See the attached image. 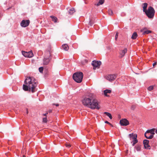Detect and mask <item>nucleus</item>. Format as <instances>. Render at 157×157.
Segmentation results:
<instances>
[{
  "instance_id": "nucleus-1",
  "label": "nucleus",
  "mask_w": 157,
  "mask_h": 157,
  "mask_svg": "<svg viewBox=\"0 0 157 157\" xmlns=\"http://www.w3.org/2000/svg\"><path fill=\"white\" fill-rule=\"evenodd\" d=\"M82 102L84 106L91 109H99L97 100L95 98L94 94L92 93L86 95L82 100Z\"/></svg>"
},
{
  "instance_id": "nucleus-2",
  "label": "nucleus",
  "mask_w": 157,
  "mask_h": 157,
  "mask_svg": "<svg viewBox=\"0 0 157 157\" xmlns=\"http://www.w3.org/2000/svg\"><path fill=\"white\" fill-rule=\"evenodd\" d=\"M25 83L23 86V89L25 91L31 90L32 92H34V89L36 86V83L35 81L34 78L33 77H27L25 81Z\"/></svg>"
},
{
  "instance_id": "nucleus-3",
  "label": "nucleus",
  "mask_w": 157,
  "mask_h": 157,
  "mask_svg": "<svg viewBox=\"0 0 157 157\" xmlns=\"http://www.w3.org/2000/svg\"><path fill=\"white\" fill-rule=\"evenodd\" d=\"M83 76V74L82 72H76L73 74V78L77 82L80 83L82 81Z\"/></svg>"
},
{
  "instance_id": "nucleus-4",
  "label": "nucleus",
  "mask_w": 157,
  "mask_h": 157,
  "mask_svg": "<svg viewBox=\"0 0 157 157\" xmlns=\"http://www.w3.org/2000/svg\"><path fill=\"white\" fill-rule=\"evenodd\" d=\"M144 12L149 18H152L154 16L155 11L153 7L150 6Z\"/></svg>"
},
{
  "instance_id": "nucleus-5",
  "label": "nucleus",
  "mask_w": 157,
  "mask_h": 157,
  "mask_svg": "<svg viewBox=\"0 0 157 157\" xmlns=\"http://www.w3.org/2000/svg\"><path fill=\"white\" fill-rule=\"evenodd\" d=\"M46 55L44 56L43 59V64L44 65H47L49 63L51 58V52L50 51H47L45 52Z\"/></svg>"
},
{
  "instance_id": "nucleus-6",
  "label": "nucleus",
  "mask_w": 157,
  "mask_h": 157,
  "mask_svg": "<svg viewBox=\"0 0 157 157\" xmlns=\"http://www.w3.org/2000/svg\"><path fill=\"white\" fill-rule=\"evenodd\" d=\"M22 55L26 57L31 58L33 56V54L32 51L26 52L22 51Z\"/></svg>"
},
{
  "instance_id": "nucleus-7",
  "label": "nucleus",
  "mask_w": 157,
  "mask_h": 157,
  "mask_svg": "<svg viewBox=\"0 0 157 157\" xmlns=\"http://www.w3.org/2000/svg\"><path fill=\"white\" fill-rule=\"evenodd\" d=\"M101 64V62L100 61L94 60L92 63V65L93 66L94 69H96V68H99Z\"/></svg>"
},
{
  "instance_id": "nucleus-8",
  "label": "nucleus",
  "mask_w": 157,
  "mask_h": 157,
  "mask_svg": "<svg viewBox=\"0 0 157 157\" xmlns=\"http://www.w3.org/2000/svg\"><path fill=\"white\" fill-rule=\"evenodd\" d=\"M30 23V21L29 20H22L21 21L20 25L23 27H26L28 26Z\"/></svg>"
},
{
  "instance_id": "nucleus-9",
  "label": "nucleus",
  "mask_w": 157,
  "mask_h": 157,
  "mask_svg": "<svg viewBox=\"0 0 157 157\" xmlns=\"http://www.w3.org/2000/svg\"><path fill=\"white\" fill-rule=\"evenodd\" d=\"M116 75L115 74L108 75L107 77V79L110 81H112L114 80L116 78Z\"/></svg>"
},
{
  "instance_id": "nucleus-10",
  "label": "nucleus",
  "mask_w": 157,
  "mask_h": 157,
  "mask_svg": "<svg viewBox=\"0 0 157 157\" xmlns=\"http://www.w3.org/2000/svg\"><path fill=\"white\" fill-rule=\"evenodd\" d=\"M120 122V124L122 126H127L129 124L128 121L126 119L121 120Z\"/></svg>"
},
{
  "instance_id": "nucleus-11",
  "label": "nucleus",
  "mask_w": 157,
  "mask_h": 157,
  "mask_svg": "<svg viewBox=\"0 0 157 157\" xmlns=\"http://www.w3.org/2000/svg\"><path fill=\"white\" fill-rule=\"evenodd\" d=\"M140 32L142 33V34L143 35L149 34L151 33V30H147L146 28L141 29Z\"/></svg>"
},
{
  "instance_id": "nucleus-12",
  "label": "nucleus",
  "mask_w": 157,
  "mask_h": 157,
  "mask_svg": "<svg viewBox=\"0 0 157 157\" xmlns=\"http://www.w3.org/2000/svg\"><path fill=\"white\" fill-rule=\"evenodd\" d=\"M141 145L140 144H137L135 145L134 147V151L135 152L136 151H141Z\"/></svg>"
},
{
  "instance_id": "nucleus-13",
  "label": "nucleus",
  "mask_w": 157,
  "mask_h": 157,
  "mask_svg": "<svg viewBox=\"0 0 157 157\" xmlns=\"http://www.w3.org/2000/svg\"><path fill=\"white\" fill-rule=\"evenodd\" d=\"M149 140H144L143 141V144L144 145V148L146 149L148 148L150 149V148H149V147H150V146L149 145Z\"/></svg>"
},
{
  "instance_id": "nucleus-14",
  "label": "nucleus",
  "mask_w": 157,
  "mask_h": 157,
  "mask_svg": "<svg viewBox=\"0 0 157 157\" xmlns=\"http://www.w3.org/2000/svg\"><path fill=\"white\" fill-rule=\"evenodd\" d=\"M128 137L130 140H135L137 139V135L136 134L132 133L129 134Z\"/></svg>"
},
{
  "instance_id": "nucleus-15",
  "label": "nucleus",
  "mask_w": 157,
  "mask_h": 157,
  "mask_svg": "<svg viewBox=\"0 0 157 157\" xmlns=\"http://www.w3.org/2000/svg\"><path fill=\"white\" fill-rule=\"evenodd\" d=\"M144 136L147 139H151L153 137V135L152 134H150L149 133H148L147 132H146L144 134Z\"/></svg>"
},
{
  "instance_id": "nucleus-16",
  "label": "nucleus",
  "mask_w": 157,
  "mask_h": 157,
  "mask_svg": "<svg viewBox=\"0 0 157 157\" xmlns=\"http://www.w3.org/2000/svg\"><path fill=\"white\" fill-rule=\"evenodd\" d=\"M127 51V49L126 48H124V50H123L121 53V58L123 57L124 56V54L125 53H126Z\"/></svg>"
},
{
  "instance_id": "nucleus-17",
  "label": "nucleus",
  "mask_w": 157,
  "mask_h": 157,
  "mask_svg": "<svg viewBox=\"0 0 157 157\" xmlns=\"http://www.w3.org/2000/svg\"><path fill=\"white\" fill-rule=\"evenodd\" d=\"M68 11L69 14H72L75 12V11L74 8H71L69 9Z\"/></svg>"
},
{
  "instance_id": "nucleus-18",
  "label": "nucleus",
  "mask_w": 157,
  "mask_h": 157,
  "mask_svg": "<svg viewBox=\"0 0 157 157\" xmlns=\"http://www.w3.org/2000/svg\"><path fill=\"white\" fill-rule=\"evenodd\" d=\"M155 129H152L149 130H147L146 132H147L148 133H149L150 134H152V135H154L155 134Z\"/></svg>"
},
{
  "instance_id": "nucleus-19",
  "label": "nucleus",
  "mask_w": 157,
  "mask_h": 157,
  "mask_svg": "<svg viewBox=\"0 0 157 157\" xmlns=\"http://www.w3.org/2000/svg\"><path fill=\"white\" fill-rule=\"evenodd\" d=\"M137 34L136 32H134L132 35L131 38L132 39H136L137 37Z\"/></svg>"
},
{
  "instance_id": "nucleus-20",
  "label": "nucleus",
  "mask_w": 157,
  "mask_h": 157,
  "mask_svg": "<svg viewBox=\"0 0 157 157\" xmlns=\"http://www.w3.org/2000/svg\"><path fill=\"white\" fill-rule=\"evenodd\" d=\"M111 92V90H109L107 89L104 90V93L105 96H108V95H107V94L108 93H110Z\"/></svg>"
},
{
  "instance_id": "nucleus-21",
  "label": "nucleus",
  "mask_w": 157,
  "mask_h": 157,
  "mask_svg": "<svg viewBox=\"0 0 157 157\" xmlns=\"http://www.w3.org/2000/svg\"><path fill=\"white\" fill-rule=\"evenodd\" d=\"M62 48L65 51H67L69 49L68 45L66 44H63L62 45Z\"/></svg>"
},
{
  "instance_id": "nucleus-22",
  "label": "nucleus",
  "mask_w": 157,
  "mask_h": 157,
  "mask_svg": "<svg viewBox=\"0 0 157 157\" xmlns=\"http://www.w3.org/2000/svg\"><path fill=\"white\" fill-rule=\"evenodd\" d=\"M143 11L144 12L146 10L147 7V4L146 3H144L143 4Z\"/></svg>"
},
{
  "instance_id": "nucleus-23",
  "label": "nucleus",
  "mask_w": 157,
  "mask_h": 157,
  "mask_svg": "<svg viewBox=\"0 0 157 157\" xmlns=\"http://www.w3.org/2000/svg\"><path fill=\"white\" fill-rule=\"evenodd\" d=\"M50 17L52 18V21L56 23L57 22V17L52 16H50Z\"/></svg>"
},
{
  "instance_id": "nucleus-24",
  "label": "nucleus",
  "mask_w": 157,
  "mask_h": 157,
  "mask_svg": "<svg viewBox=\"0 0 157 157\" xmlns=\"http://www.w3.org/2000/svg\"><path fill=\"white\" fill-rule=\"evenodd\" d=\"M138 141L137 139L133 140L131 142V143H132V146H134L135 144L138 142Z\"/></svg>"
},
{
  "instance_id": "nucleus-25",
  "label": "nucleus",
  "mask_w": 157,
  "mask_h": 157,
  "mask_svg": "<svg viewBox=\"0 0 157 157\" xmlns=\"http://www.w3.org/2000/svg\"><path fill=\"white\" fill-rule=\"evenodd\" d=\"M104 114H105L107 116H108L110 119H111L112 118V117L111 114L108 112H105L104 113Z\"/></svg>"
},
{
  "instance_id": "nucleus-26",
  "label": "nucleus",
  "mask_w": 157,
  "mask_h": 157,
  "mask_svg": "<svg viewBox=\"0 0 157 157\" xmlns=\"http://www.w3.org/2000/svg\"><path fill=\"white\" fill-rule=\"evenodd\" d=\"M104 2V0H99L97 4V5L99 6L100 5L102 4Z\"/></svg>"
},
{
  "instance_id": "nucleus-27",
  "label": "nucleus",
  "mask_w": 157,
  "mask_h": 157,
  "mask_svg": "<svg viewBox=\"0 0 157 157\" xmlns=\"http://www.w3.org/2000/svg\"><path fill=\"white\" fill-rule=\"evenodd\" d=\"M43 69H44V68L42 67H39V71L40 72V73H43Z\"/></svg>"
},
{
  "instance_id": "nucleus-28",
  "label": "nucleus",
  "mask_w": 157,
  "mask_h": 157,
  "mask_svg": "<svg viewBox=\"0 0 157 157\" xmlns=\"http://www.w3.org/2000/svg\"><path fill=\"white\" fill-rule=\"evenodd\" d=\"M153 89V86H149L148 88L147 89L148 90L151 91Z\"/></svg>"
},
{
  "instance_id": "nucleus-29",
  "label": "nucleus",
  "mask_w": 157,
  "mask_h": 157,
  "mask_svg": "<svg viewBox=\"0 0 157 157\" xmlns=\"http://www.w3.org/2000/svg\"><path fill=\"white\" fill-rule=\"evenodd\" d=\"M108 13L110 15H112L113 13V11L111 9H109L108 10Z\"/></svg>"
},
{
  "instance_id": "nucleus-30",
  "label": "nucleus",
  "mask_w": 157,
  "mask_h": 157,
  "mask_svg": "<svg viewBox=\"0 0 157 157\" xmlns=\"http://www.w3.org/2000/svg\"><path fill=\"white\" fill-rule=\"evenodd\" d=\"M47 120L46 117H44L43 119V122L44 123H46L47 122Z\"/></svg>"
},
{
  "instance_id": "nucleus-31",
  "label": "nucleus",
  "mask_w": 157,
  "mask_h": 157,
  "mask_svg": "<svg viewBox=\"0 0 157 157\" xmlns=\"http://www.w3.org/2000/svg\"><path fill=\"white\" fill-rule=\"evenodd\" d=\"M118 32H117L116 33V35H115V40H117V38H118Z\"/></svg>"
},
{
  "instance_id": "nucleus-32",
  "label": "nucleus",
  "mask_w": 157,
  "mask_h": 157,
  "mask_svg": "<svg viewBox=\"0 0 157 157\" xmlns=\"http://www.w3.org/2000/svg\"><path fill=\"white\" fill-rule=\"evenodd\" d=\"M66 146L67 148H69L70 147H71V145L70 144H69L67 143V144H66Z\"/></svg>"
},
{
  "instance_id": "nucleus-33",
  "label": "nucleus",
  "mask_w": 157,
  "mask_h": 157,
  "mask_svg": "<svg viewBox=\"0 0 157 157\" xmlns=\"http://www.w3.org/2000/svg\"><path fill=\"white\" fill-rule=\"evenodd\" d=\"M105 123L108 124H110V123L108 121H105Z\"/></svg>"
},
{
  "instance_id": "nucleus-34",
  "label": "nucleus",
  "mask_w": 157,
  "mask_h": 157,
  "mask_svg": "<svg viewBox=\"0 0 157 157\" xmlns=\"http://www.w3.org/2000/svg\"><path fill=\"white\" fill-rule=\"evenodd\" d=\"M125 15V14L124 13H121V16H123Z\"/></svg>"
},
{
  "instance_id": "nucleus-35",
  "label": "nucleus",
  "mask_w": 157,
  "mask_h": 157,
  "mask_svg": "<svg viewBox=\"0 0 157 157\" xmlns=\"http://www.w3.org/2000/svg\"><path fill=\"white\" fill-rule=\"evenodd\" d=\"M156 65V62H155V63H154L153 64V65L154 67Z\"/></svg>"
},
{
  "instance_id": "nucleus-36",
  "label": "nucleus",
  "mask_w": 157,
  "mask_h": 157,
  "mask_svg": "<svg viewBox=\"0 0 157 157\" xmlns=\"http://www.w3.org/2000/svg\"><path fill=\"white\" fill-rule=\"evenodd\" d=\"M53 105H55L56 106H58L59 105L58 104H54Z\"/></svg>"
},
{
  "instance_id": "nucleus-37",
  "label": "nucleus",
  "mask_w": 157,
  "mask_h": 157,
  "mask_svg": "<svg viewBox=\"0 0 157 157\" xmlns=\"http://www.w3.org/2000/svg\"><path fill=\"white\" fill-rule=\"evenodd\" d=\"M48 114V113H45V114H43V115L44 116H47V114Z\"/></svg>"
},
{
  "instance_id": "nucleus-38",
  "label": "nucleus",
  "mask_w": 157,
  "mask_h": 157,
  "mask_svg": "<svg viewBox=\"0 0 157 157\" xmlns=\"http://www.w3.org/2000/svg\"><path fill=\"white\" fill-rule=\"evenodd\" d=\"M48 112L49 113H51L52 112V110H49V111Z\"/></svg>"
},
{
  "instance_id": "nucleus-39",
  "label": "nucleus",
  "mask_w": 157,
  "mask_h": 157,
  "mask_svg": "<svg viewBox=\"0 0 157 157\" xmlns=\"http://www.w3.org/2000/svg\"><path fill=\"white\" fill-rule=\"evenodd\" d=\"M155 132L156 133H157V129L156 130Z\"/></svg>"
},
{
  "instance_id": "nucleus-40",
  "label": "nucleus",
  "mask_w": 157,
  "mask_h": 157,
  "mask_svg": "<svg viewBox=\"0 0 157 157\" xmlns=\"http://www.w3.org/2000/svg\"><path fill=\"white\" fill-rule=\"evenodd\" d=\"M22 157H25V156L24 155H23Z\"/></svg>"
}]
</instances>
